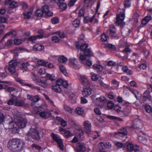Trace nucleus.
I'll use <instances>...</instances> for the list:
<instances>
[{
  "label": "nucleus",
  "instance_id": "7c9ffc66",
  "mask_svg": "<svg viewBox=\"0 0 152 152\" xmlns=\"http://www.w3.org/2000/svg\"><path fill=\"white\" fill-rule=\"evenodd\" d=\"M83 53L85 56H91L92 55V53L91 50L89 48H88L84 50Z\"/></svg>",
  "mask_w": 152,
  "mask_h": 152
},
{
  "label": "nucleus",
  "instance_id": "5701e85b",
  "mask_svg": "<svg viewBox=\"0 0 152 152\" xmlns=\"http://www.w3.org/2000/svg\"><path fill=\"white\" fill-rule=\"evenodd\" d=\"M17 35V33L16 31H9L3 37V38L4 39L7 36H10L11 37H15Z\"/></svg>",
  "mask_w": 152,
  "mask_h": 152
},
{
  "label": "nucleus",
  "instance_id": "09e8293b",
  "mask_svg": "<svg viewBox=\"0 0 152 152\" xmlns=\"http://www.w3.org/2000/svg\"><path fill=\"white\" fill-rule=\"evenodd\" d=\"M80 23L79 20L77 19H75L73 21L72 24L74 27H77L79 26Z\"/></svg>",
  "mask_w": 152,
  "mask_h": 152
},
{
  "label": "nucleus",
  "instance_id": "8fccbe9b",
  "mask_svg": "<svg viewBox=\"0 0 152 152\" xmlns=\"http://www.w3.org/2000/svg\"><path fill=\"white\" fill-rule=\"evenodd\" d=\"M52 40L54 42L57 43L59 42L60 39L57 36H56L52 37Z\"/></svg>",
  "mask_w": 152,
  "mask_h": 152
},
{
  "label": "nucleus",
  "instance_id": "bf43d9fd",
  "mask_svg": "<svg viewBox=\"0 0 152 152\" xmlns=\"http://www.w3.org/2000/svg\"><path fill=\"white\" fill-rule=\"evenodd\" d=\"M38 73L41 75H43L46 73V70L44 68H41L39 69L38 70Z\"/></svg>",
  "mask_w": 152,
  "mask_h": 152
},
{
  "label": "nucleus",
  "instance_id": "774afa93",
  "mask_svg": "<svg viewBox=\"0 0 152 152\" xmlns=\"http://www.w3.org/2000/svg\"><path fill=\"white\" fill-rule=\"evenodd\" d=\"M139 67L141 70H144L146 69L147 66L145 64L142 63L139 65Z\"/></svg>",
  "mask_w": 152,
  "mask_h": 152
},
{
  "label": "nucleus",
  "instance_id": "393cba45",
  "mask_svg": "<svg viewBox=\"0 0 152 152\" xmlns=\"http://www.w3.org/2000/svg\"><path fill=\"white\" fill-rule=\"evenodd\" d=\"M29 65L28 62L23 63L20 65V68L22 70L26 71L28 69V66Z\"/></svg>",
  "mask_w": 152,
  "mask_h": 152
},
{
  "label": "nucleus",
  "instance_id": "a211bd4d",
  "mask_svg": "<svg viewBox=\"0 0 152 152\" xmlns=\"http://www.w3.org/2000/svg\"><path fill=\"white\" fill-rule=\"evenodd\" d=\"M44 48V47L43 45H41L36 44L33 46V49L34 51H41Z\"/></svg>",
  "mask_w": 152,
  "mask_h": 152
},
{
  "label": "nucleus",
  "instance_id": "4c0bfd02",
  "mask_svg": "<svg viewBox=\"0 0 152 152\" xmlns=\"http://www.w3.org/2000/svg\"><path fill=\"white\" fill-rule=\"evenodd\" d=\"M88 47V45L86 43H83L80 47V50L81 51H84V50L86 49Z\"/></svg>",
  "mask_w": 152,
  "mask_h": 152
},
{
  "label": "nucleus",
  "instance_id": "ddd939ff",
  "mask_svg": "<svg viewBox=\"0 0 152 152\" xmlns=\"http://www.w3.org/2000/svg\"><path fill=\"white\" fill-rule=\"evenodd\" d=\"M82 91V94L84 97H87L91 93L92 90L89 87H86Z\"/></svg>",
  "mask_w": 152,
  "mask_h": 152
},
{
  "label": "nucleus",
  "instance_id": "5fc2aeb1",
  "mask_svg": "<svg viewBox=\"0 0 152 152\" xmlns=\"http://www.w3.org/2000/svg\"><path fill=\"white\" fill-rule=\"evenodd\" d=\"M13 43L12 41V39H9L6 42L4 45L5 48L6 46L9 47Z\"/></svg>",
  "mask_w": 152,
  "mask_h": 152
},
{
  "label": "nucleus",
  "instance_id": "58836bf2",
  "mask_svg": "<svg viewBox=\"0 0 152 152\" xmlns=\"http://www.w3.org/2000/svg\"><path fill=\"white\" fill-rule=\"evenodd\" d=\"M18 6V3L17 2L13 1L10 4V7L12 9L15 8Z\"/></svg>",
  "mask_w": 152,
  "mask_h": 152
},
{
  "label": "nucleus",
  "instance_id": "de8ad7c7",
  "mask_svg": "<svg viewBox=\"0 0 152 152\" xmlns=\"http://www.w3.org/2000/svg\"><path fill=\"white\" fill-rule=\"evenodd\" d=\"M127 88L129 89L133 94L136 97V99H137V95L136 94V93H138V91L136 90H134L133 89L129 87H127Z\"/></svg>",
  "mask_w": 152,
  "mask_h": 152
},
{
  "label": "nucleus",
  "instance_id": "4be33fe9",
  "mask_svg": "<svg viewBox=\"0 0 152 152\" xmlns=\"http://www.w3.org/2000/svg\"><path fill=\"white\" fill-rule=\"evenodd\" d=\"M95 14H94L91 18L88 17H85L84 18V21L85 23L89 22H92L95 17Z\"/></svg>",
  "mask_w": 152,
  "mask_h": 152
},
{
  "label": "nucleus",
  "instance_id": "680f3d73",
  "mask_svg": "<svg viewBox=\"0 0 152 152\" xmlns=\"http://www.w3.org/2000/svg\"><path fill=\"white\" fill-rule=\"evenodd\" d=\"M131 51V50L129 48H125L122 51L123 52L127 54H129Z\"/></svg>",
  "mask_w": 152,
  "mask_h": 152
},
{
  "label": "nucleus",
  "instance_id": "603ef678",
  "mask_svg": "<svg viewBox=\"0 0 152 152\" xmlns=\"http://www.w3.org/2000/svg\"><path fill=\"white\" fill-rule=\"evenodd\" d=\"M21 140L18 138L11 139L9 140L8 142H20Z\"/></svg>",
  "mask_w": 152,
  "mask_h": 152
},
{
  "label": "nucleus",
  "instance_id": "dca6fc26",
  "mask_svg": "<svg viewBox=\"0 0 152 152\" xmlns=\"http://www.w3.org/2000/svg\"><path fill=\"white\" fill-rule=\"evenodd\" d=\"M51 136L53 140L56 142H62L63 141L60 136L57 134H56L53 133H52Z\"/></svg>",
  "mask_w": 152,
  "mask_h": 152
},
{
  "label": "nucleus",
  "instance_id": "c9c22d12",
  "mask_svg": "<svg viewBox=\"0 0 152 152\" xmlns=\"http://www.w3.org/2000/svg\"><path fill=\"white\" fill-rule=\"evenodd\" d=\"M67 60V58L63 56H60L58 59V61L60 62L64 63Z\"/></svg>",
  "mask_w": 152,
  "mask_h": 152
},
{
  "label": "nucleus",
  "instance_id": "c03bdc74",
  "mask_svg": "<svg viewBox=\"0 0 152 152\" xmlns=\"http://www.w3.org/2000/svg\"><path fill=\"white\" fill-rule=\"evenodd\" d=\"M56 34L61 38H64L65 37V35L63 31H58L56 32Z\"/></svg>",
  "mask_w": 152,
  "mask_h": 152
},
{
  "label": "nucleus",
  "instance_id": "c85d7f7f",
  "mask_svg": "<svg viewBox=\"0 0 152 152\" xmlns=\"http://www.w3.org/2000/svg\"><path fill=\"white\" fill-rule=\"evenodd\" d=\"M75 112L77 114L80 115L83 114L84 110L81 108L78 107L75 109Z\"/></svg>",
  "mask_w": 152,
  "mask_h": 152
},
{
  "label": "nucleus",
  "instance_id": "49530a36",
  "mask_svg": "<svg viewBox=\"0 0 152 152\" xmlns=\"http://www.w3.org/2000/svg\"><path fill=\"white\" fill-rule=\"evenodd\" d=\"M46 77L51 81H53L55 80V76L49 74L47 73L46 75Z\"/></svg>",
  "mask_w": 152,
  "mask_h": 152
},
{
  "label": "nucleus",
  "instance_id": "cd10ccee",
  "mask_svg": "<svg viewBox=\"0 0 152 152\" xmlns=\"http://www.w3.org/2000/svg\"><path fill=\"white\" fill-rule=\"evenodd\" d=\"M43 36L42 35H37L36 36H31L28 38V40L29 41L33 42L37 38H42Z\"/></svg>",
  "mask_w": 152,
  "mask_h": 152
},
{
  "label": "nucleus",
  "instance_id": "0eeeda50",
  "mask_svg": "<svg viewBox=\"0 0 152 152\" xmlns=\"http://www.w3.org/2000/svg\"><path fill=\"white\" fill-rule=\"evenodd\" d=\"M16 119L17 126L19 128H22L25 127L27 121L25 119L18 118Z\"/></svg>",
  "mask_w": 152,
  "mask_h": 152
},
{
  "label": "nucleus",
  "instance_id": "c756f323",
  "mask_svg": "<svg viewBox=\"0 0 152 152\" xmlns=\"http://www.w3.org/2000/svg\"><path fill=\"white\" fill-rule=\"evenodd\" d=\"M60 71L62 72L65 76L68 75L66 70L65 67L62 65H60L59 66Z\"/></svg>",
  "mask_w": 152,
  "mask_h": 152
},
{
  "label": "nucleus",
  "instance_id": "f3484780",
  "mask_svg": "<svg viewBox=\"0 0 152 152\" xmlns=\"http://www.w3.org/2000/svg\"><path fill=\"white\" fill-rule=\"evenodd\" d=\"M116 31L115 26L113 25H111L110 26V34L112 37H116L115 34Z\"/></svg>",
  "mask_w": 152,
  "mask_h": 152
},
{
  "label": "nucleus",
  "instance_id": "e433bc0d",
  "mask_svg": "<svg viewBox=\"0 0 152 152\" xmlns=\"http://www.w3.org/2000/svg\"><path fill=\"white\" fill-rule=\"evenodd\" d=\"M58 6L59 8L63 10H65L67 8V6L65 3L63 2L61 4H59Z\"/></svg>",
  "mask_w": 152,
  "mask_h": 152
},
{
  "label": "nucleus",
  "instance_id": "6e6d98bb",
  "mask_svg": "<svg viewBox=\"0 0 152 152\" xmlns=\"http://www.w3.org/2000/svg\"><path fill=\"white\" fill-rule=\"evenodd\" d=\"M51 22L53 24L57 23L59 22V19L57 17H54L52 19Z\"/></svg>",
  "mask_w": 152,
  "mask_h": 152
},
{
  "label": "nucleus",
  "instance_id": "a19ab883",
  "mask_svg": "<svg viewBox=\"0 0 152 152\" xmlns=\"http://www.w3.org/2000/svg\"><path fill=\"white\" fill-rule=\"evenodd\" d=\"M137 140L139 142H146L147 141V140L145 139L144 137L141 136H138Z\"/></svg>",
  "mask_w": 152,
  "mask_h": 152
},
{
  "label": "nucleus",
  "instance_id": "f704fd0d",
  "mask_svg": "<svg viewBox=\"0 0 152 152\" xmlns=\"http://www.w3.org/2000/svg\"><path fill=\"white\" fill-rule=\"evenodd\" d=\"M36 15L40 17L42 16H44V13L41 9L37 10L35 13Z\"/></svg>",
  "mask_w": 152,
  "mask_h": 152
},
{
  "label": "nucleus",
  "instance_id": "052dcab7",
  "mask_svg": "<svg viewBox=\"0 0 152 152\" xmlns=\"http://www.w3.org/2000/svg\"><path fill=\"white\" fill-rule=\"evenodd\" d=\"M107 96L110 99H113L114 97V94L112 92H110L107 94Z\"/></svg>",
  "mask_w": 152,
  "mask_h": 152
},
{
  "label": "nucleus",
  "instance_id": "20e7f679",
  "mask_svg": "<svg viewBox=\"0 0 152 152\" xmlns=\"http://www.w3.org/2000/svg\"><path fill=\"white\" fill-rule=\"evenodd\" d=\"M20 64L19 62L16 60H12L10 61L9 64L8 70L12 73L16 72V68Z\"/></svg>",
  "mask_w": 152,
  "mask_h": 152
},
{
  "label": "nucleus",
  "instance_id": "bb28decb",
  "mask_svg": "<svg viewBox=\"0 0 152 152\" xmlns=\"http://www.w3.org/2000/svg\"><path fill=\"white\" fill-rule=\"evenodd\" d=\"M131 111V108L130 107H126L123 111V112L125 116H127Z\"/></svg>",
  "mask_w": 152,
  "mask_h": 152
},
{
  "label": "nucleus",
  "instance_id": "9b49d317",
  "mask_svg": "<svg viewBox=\"0 0 152 152\" xmlns=\"http://www.w3.org/2000/svg\"><path fill=\"white\" fill-rule=\"evenodd\" d=\"M150 92L148 90H146L143 93L142 97L143 102H144L148 100L151 101L152 100V97L150 95Z\"/></svg>",
  "mask_w": 152,
  "mask_h": 152
},
{
  "label": "nucleus",
  "instance_id": "a878e982",
  "mask_svg": "<svg viewBox=\"0 0 152 152\" xmlns=\"http://www.w3.org/2000/svg\"><path fill=\"white\" fill-rule=\"evenodd\" d=\"M53 89L54 92L57 93L61 92L62 91L60 86L56 84L53 86Z\"/></svg>",
  "mask_w": 152,
  "mask_h": 152
},
{
  "label": "nucleus",
  "instance_id": "4d7b16f0",
  "mask_svg": "<svg viewBox=\"0 0 152 152\" xmlns=\"http://www.w3.org/2000/svg\"><path fill=\"white\" fill-rule=\"evenodd\" d=\"M43 11L44 15L46 13H47L48 12L49 7H48L47 5L44 6L42 9Z\"/></svg>",
  "mask_w": 152,
  "mask_h": 152
},
{
  "label": "nucleus",
  "instance_id": "1a4fd4ad",
  "mask_svg": "<svg viewBox=\"0 0 152 152\" xmlns=\"http://www.w3.org/2000/svg\"><path fill=\"white\" fill-rule=\"evenodd\" d=\"M80 80L83 86L85 87H89V83L87 77L83 75L80 76Z\"/></svg>",
  "mask_w": 152,
  "mask_h": 152
},
{
  "label": "nucleus",
  "instance_id": "13d9d810",
  "mask_svg": "<svg viewBox=\"0 0 152 152\" xmlns=\"http://www.w3.org/2000/svg\"><path fill=\"white\" fill-rule=\"evenodd\" d=\"M38 65L41 66L45 65L46 66L47 64L43 60H39L37 61Z\"/></svg>",
  "mask_w": 152,
  "mask_h": 152
},
{
  "label": "nucleus",
  "instance_id": "f257e3e1",
  "mask_svg": "<svg viewBox=\"0 0 152 152\" xmlns=\"http://www.w3.org/2000/svg\"><path fill=\"white\" fill-rule=\"evenodd\" d=\"M25 143H7L8 149L12 152H20L25 146Z\"/></svg>",
  "mask_w": 152,
  "mask_h": 152
},
{
  "label": "nucleus",
  "instance_id": "864d4df0",
  "mask_svg": "<svg viewBox=\"0 0 152 152\" xmlns=\"http://www.w3.org/2000/svg\"><path fill=\"white\" fill-rule=\"evenodd\" d=\"M114 105V103L112 101H110L107 104V107L109 109H112Z\"/></svg>",
  "mask_w": 152,
  "mask_h": 152
},
{
  "label": "nucleus",
  "instance_id": "72a5a7b5",
  "mask_svg": "<svg viewBox=\"0 0 152 152\" xmlns=\"http://www.w3.org/2000/svg\"><path fill=\"white\" fill-rule=\"evenodd\" d=\"M76 133L80 137L83 134V130L81 128L76 129L75 130Z\"/></svg>",
  "mask_w": 152,
  "mask_h": 152
},
{
  "label": "nucleus",
  "instance_id": "69168bd1",
  "mask_svg": "<svg viewBox=\"0 0 152 152\" xmlns=\"http://www.w3.org/2000/svg\"><path fill=\"white\" fill-rule=\"evenodd\" d=\"M130 1L129 0H125L124 2V6L126 7H128L130 6Z\"/></svg>",
  "mask_w": 152,
  "mask_h": 152
},
{
  "label": "nucleus",
  "instance_id": "473e14b6",
  "mask_svg": "<svg viewBox=\"0 0 152 152\" xmlns=\"http://www.w3.org/2000/svg\"><path fill=\"white\" fill-rule=\"evenodd\" d=\"M63 133L64 134L65 137L68 138L73 135V134L71 133L70 131L67 130H63Z\"/></svg>",
  "mask_w": 152,
  "mask_h": 152
},
{
  "label": "nucleus",
  "instance_id": "3c124183",
  "mask_svg": "<svg viewBox=\"0 0 152 152\" xmlns=\"http://www.w3.org/2000/svg\"><path fill=\"white\" fill-rule=\"evenodd\" d=\"M64 109L69 113H72L73 109L70 108L69 106L66 105H64Z\"/></svg>",
  "mask_w": 152,
  "mask_h": 152
},
{
  "label": "nucleus",
  "instance_id": "aec40b11",
  "mask_svg": "<svg viewBox=\"0 0 152 152\" xmlns=\"http://www.w3.org/2000/svg\"><path fill=\"white\" fill-rule=\"evenodd\" d=\"M28 99L34 102H37L39 100V97L38 96H32L30 95H28Z\"/></svg>",
  "mask_w": 152,
  "mask_h": 152
},
{
  "label": "nucleus",
  "instance_id": "4468645a",
  "mask_svg": "<svg viewBox=\"0 0 152 152\" xmlns=\"http://www.w3.org/2000/svg\"><path fill=\"white\" fill-rule=\"evenodd\" d=\"M14 104L17 106H23L25 105V103L24 101L18 99L14 97Z\"/></svg>",
  "mask_w": 152,
  "mask_h": 152
},
{
  "label": "nucleus",
  "instance_id": "ea45409f",
  "mask_svg": "<svg viewBox=\"0 0 152 152\" xmlns=\"http://www.w3.org/2000/svg\"><path fill=\"white\" fill-rule=\"evenodd\" d=\"M32 14V11H30L27 13L24 14V17L25 18L29 19Z\"/></svg>",
  "mask_w": 152,
  "mask_h": 152
},
{
  "label": "nucleus",
  "instance_id": "f03ea898",
  "mask_svg": "<svg viewBox=\"0 0 152 152\" xmlns=\"http://www.w3.org/2000/svg\"><path fill=\"white\" fill-rule=\"evenodd\" d=\"M128 134V132L126 128H123L119 129L117 132L114 134V136L118 138H121L123 142H130L129 141V139L126 136Z\"/></svg>",
  "mask_w": 152,
  "mask_h": 152
},
{
  "label": "nucleus",
  "instance_id": "e2e57ef3",
  "mask_svg": "<svg viewBox=\"0 0 152 152\" xmlns=\"http://www.w3.org/2000/svg\"><path fill=\"white\" fill-rule=\"evenodd\" d=\"M106 100L105 97L103 96H101L100 97L96 99V100L100 102L105 101Z\"/></svg>",
  "mask_w": 152,
  "mask_h": 152
},
{
  "label": "nucleus",
  "instance_id": "37998d69",
  "mask_svg": "<svg viewBox=\"0 0 152 152\" xmlns=\"http://www.w3.org/2000/svg\"><path fill=\"white\" fill-rule=\"evenodd\" d=\"M31 146L33 149H36L39 151L42 149L41 146L34 143Z\"/></svg>",
  "mask_w": 152,
  "mask_h": 152
},
{
  "label": "nucleus",
  "instance_id": "338daca9",
  "mask_svg": "<svg viewBox=\"0 0 152 152\" xmlns=\"http://www.w3.org/2000/svg\"><path fill=\"white\" fill-rule=\"evenodd\" d=\"M84 14V10L83 9H80L79 11L78 15L79 17H81L83 16Z\"/></svg>",
  "mask_w": 152,
  "mask_h": 152
},
{
  "label": "nucleus",
  "instance_id": "7ed1b4c3",
  "mask_svg": "<svg viewBox=\"0 0 152 152\" xmlns=\"http://www.w3.org/2000/svg\"><path fill=\"white\" fill-rule=\"evenodd\" d=\"M27 134L29 136H31L32 139L34 140H32V142L39 141L40 139L39 133L35 129L31 128Z\"/></svg>",
  "mask_w": 152,
  "mask_h": 152
},
{
  "label": "nucleus",
  "instance_id": "0e129e2a",
  "mask_svg": "<svg viewBox=\"0 0 152 152\" xmlns=\"http://www.w3.org/2000/svg\"><path fill=\"white\" fill-rule=\"evenodd\" d=\"M83 63L84 65H87L88 66H90L92 64L91 61L89 60L86 61V62H83Z\"/></svg>",
  "mask_w": 152,
  "mask_h": 152
},
{
  "label": "nucleus",
  "instance_id": "6e6552de",
  "mask_svg": "<svg viewBox=\"0 0 152 152\" xmlns=\"http://www.w3.org/2000/svg\"><path fill=\"white\" fill-rule=\"evenodd\" d=\"M15 122H11L9 125V128L10 129H12V132L14 133L18 132V127L17 126L16 119L15 120Z\"/></svg>",
  "mask_w": 152,
  "mask_h": 152
},
{
  "label": "nucleus",
  "instance_id": "b1692460",
  "mask_svg": "<svg viewBox=\"0 0 152 152\" xmlns=\"http://www.w3.org/2000/svg\"><path fill=\"white\" fill-rule=\"evenodd\" d=\"M132 127L135 129H141L142 127V124L140 121H137L132 125Z\"/></svg>",
  "mask_w": 152,
  "mask_h": 152
},
{
  "label": "nucleus",
  "instance_id": "f8f14e48",
  "mask_svg": "<svg viewBox=\"0 0 152 152\" xmlns=\"http://www.w3.org/2000/svg\"><path fill=\"white\" fill-rule=\"evenodd\" d=\"M127 145L126 148L127 150L130 151L134 150L135 152L138 150L139 147L136 145L134 146L132 143H128Z\"/></svg>",
  "mask_w": 152,
  "mask_h": 152
},
{
  "label": "nucleus",
  "instance_id": "2eb2a0df",
  "mask_svg": "<svg viewBox=\"0 0 152 152\" xmlns=\"http://www.w3.org/2000/svg\"><path fill=\"white\" fill-rule=\"evenodd\" d=\"M51 114L49 112L47 111H43L40 112L39 113L40 117L45 119L49 117L51 115Z\"/></svg>",
  "mask_w": 152,
  "mask_h": 152
},
{
  "label": "nucleus",
  "instance_id": "9d476101",
  "mask_svg": "<svg viewBox=\"0 0 152 152\" xmlns=\"http://www.w3.org/2000/svg\"><path fill=\"white\" fill-rule=\"evenodd\" d=\"M37 83L38 85L44 88L47 87L50 84L48 80L45 78L41 79L40 80L37 82Z\"/></svg>",
  "mask_w": 152,
  "mask_h": 152
},
{
  "label": "nucleus",
  "instance_id": "39448f33",
  "mask_svg": "<svg viewBox=\"0 0 152 152\" xmlns=\"http://www.w3.org/2000/svg\"><path fill=\"white\" fill-rule=\"evenodd\" d=\"M119 14L117 15L116 18L115 23L119 25L121 24L125 18V15L124 11L123 10V12H119Z\"/></svg>",
  "mask_w": 152,
  "mask_h": 152
},
{
  "label": "nucleus",
  "instance_id": "423d86ee",
  "mask_svg": "<svg viewBox=\"0 0 152 152\" xmlns=\"http://www.w3.org/2000/svg\"><path fill=\"white\" fill-rule=\"evenodd\" d=\"M83 125L85 132L88 135L91 132V123L88 121L83 122Z\"/></svg>",
  "mask_w": 152,
  "mask_h": 152
},
{
  "label": "nucleus",
  "instance_id": "79ce46f5",
  "mask_svg": "<svg viewBox=\"0 0 152 152\" xmlns=\"http://www.w3.org/2000/svg\"><path fill=\"white\" fill-rule=\"evenodd\" d=\"M144 108L147 112L150 113L152 112V108L149 105H145Z\"/></svg>",
  "mask_w": 152,
  "mask_h": 152
},
{
  "label": "nucleus",
  "instance_id": "a18cd8bd",
  "mask_svg": "<svg viewBox=\"0 0 152 152\" xmlns=\"http://www.w3.org/2000/svg\"><path fill=\"white\" fill-rule=\"evenodd\" d=\"M108 38V37L105 34H103L101 36V39L102 41L105 42L107 41V39Z\"/></svg>",
  "mask_w": 152,
  "mask_h": 152
},
{
  "label": "nucleus",
  "instance_id": "2f4dec72",
  "mask_svg": "<svg viewBox=\"0 0 152 152\" xmlns=\"http://www.w3.org/2000/svg\"><path fill=\"white\" fill-rule=\"evenodd\" d=\"M122 70L128 74L132 75L133 74L131 70L129 69L126 66H124L122 67Z\"/></svg>",
  "mask_w": 152,
  "mask_h": 152
},
{
  "label": "nucleus",
  "instance_id": "6ab92c4d",
  "mask_svg": "<svg viewBox=\"0 0 152 152\" xmlns=\"http://www.w3.org/2000/svg\"><path fill=\"white\" fill-rule=\"evenodd\" d=\"M93 68L102 74L103 70V67L102 65L98 64H95L93 66Z\"/></svg>",
  "mask_w": 152,
  "mask_h": 152
},
{
  "label": "nucleus",
  "instance_id": "412c9836",
  "mask_svg": "<svg viewBox=\"0 0 152 152\" xmlns=\"http://www.w3.org/2000/svg\"><path fill=\"white\" fill-rule=\"evenodd\" d=\"M76 149L77 152H84L86 150V148L83 145L79 144L77 145Z\"/></svg>",
  "mask_w": 152,
  "mask_h": 152
}]
</instances>
